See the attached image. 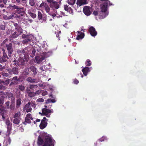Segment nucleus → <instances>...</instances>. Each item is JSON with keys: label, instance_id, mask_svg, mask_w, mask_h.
I'll use <instances>...</instances> for the list:
<instances>
[{"label": "nucleus", "instance_id": "2", "mask_svg": "<svg viewBox=\"0 0 146 146\" xmlns=\"http://www.w3.org/2000/svg\"><path fill=\"white\" fill-rule=\"evenodd\" d=\"M29 57L26 55H24L23 57H19L17 59H15L13 61V65L16 66H25L28 61Z\"/></svg>", "mask_w": 146, "mask_h": 146}, {"label": "nucleus", "instance_id": "50", "mask_svg": "<svg viewBox=\"0 0 146 146\" xmlns=\"http://www.w3.org/2000/svg\"><path fill=\"white\" fill-rule=\"evenodd\" d=\"M73 82L74 84H77L79 83V81L76 78H75L73 80Z\"/></svg>", "mask_w": 146, "mask_h": 146}, {"label": "nucleus", "instance_id": "4", "mask_svg": "<svg viewBox=\"0 0 146 146\" xmlns=\"http://www.w3.org/2000/svg\"><path fill=\"white\" fill-rule=\"evenodd\" d=\"M2 50L3 53V56H0V63L3 64L6 62L9 59V58L6 53L5 49L2 48Z\"/></svg>", "mask_w": 146, "mask_h": 146}, {"label": "nucleus", "instance_id": "20", "mask_svg": "<svg viewBox=\"0 0 146 146\" xmlns=\"http://www.w3.org/2000/svg\"><path fill=\"white\" fill-rule=\"evenodd\" d=\"M21 34L17 31H15L9 36V38H15L18 37Z\"/></svg>", "mask_w": 146, "mask_h": 146}, {"label": "nucleus", "instance_id": "32", "mask_svg": "<svg viewBox=\"0 0 146 146\" xmlns=\"http://www.w3.org/2000/svg\"><path fill=\"white\" fill-rule=\"evenodd\" d=\"M9 8L12 10L15 11L18 8L19 6L15 5H11L9 6Z\"/></svg>", "mask_w": 146, "mask_h": 146}, {"label": "nucleus", "instance_id": "30", "mask_svg": "<svg viewBox=\"0 0 146 146\" xmlns=\"http://www.w3.org/2000/svg\"><path fill=\"white\" fill-rule=\"evenodd\" d=\"M30 90H27V93L28 94V96L30 98H32L35 96V94L34 92H29L30 91Z\"/></svg>", "mask_w": 146, "mask_h": 146}, {"label": "nucleus", "instance_id": "44", "mask_svg": "<svg viewBox=\"0 0 146 146\" xmlns=\"http://www.w3.org/2000/svg\"><path fill=\"white\" fill-rule=\"evenodd\" d=\"M47 4L46 3H45L44 2H43L41 4H40V6H39V7L41 8L44 7V8Z\"/></svg>", "mask_w": 146, "mask_h": 146}, {"label": "nucleus", "instance_id": "43", "mask_svg": "<svg viewBox=\"0 0 146 146\" xmlns=\"http://www.w3.org/2000/svg\"><path fill=\"white\" fill-rule=\"evenodd\" d=\"M91 62L89 60H88L86 62V65L87 66H90L91 65Z\"/></svg>", "mask_w": 146, "mask_h": 146}, {"label": "nucleus", "instance_id": "64", "mask_svg": "<svg viewBox=\"0 0 146 146\" xmlns=\"http://www.w3.org/2000/svg\"><path fill=\"white\" fill-rule=\"evenodd\" d=\"M5 87L0 85V89L1 90H5Z\"/></svg>", "mask_w": 146, "mask_h": 146}, {"label": "nucleus", "instance_id": "63", "mask_svg": "<svg viewBox=\"0 0 146 146\" xmlns=\"http://www.w3.org/2000/svg\"><path fill=\"white\" fill-rule=\"evenodd\" d=\"M31 106H32V107L35 108V104L34 103H33L32 102H31Z\"/></svg>", "mask_w": 146, "mask_h": 146}, {"label": "nucleus", "instance_id": "7", "mask_svg": "<svg viewBox=\"0 0 146 146\" xmlns=\"http://www.w3.org/2000/svg\"><path fill=\"white\" fill-rule=\"evenodd\" d=\"M5 123L7 125V133L9 135L12 129V124L9 119H7L5 121Z\"/></svg>", "mask_w": 146, "mask_h": 146}, {"label": "nucleus", "instance_id": "13", "mask_svg": "<svg viewBox=\"0 0 146 146\" xmlns=\"http://www.w3.org/2000/svg\"><path fill=\"white\" fill-rule=\"evenodd\" d=\"M31 102H29L24 107V110L26 111L27 113L31 112L32 110V108H31Z\"/></svg>", "mask_w": 146, "mask_h": 146}, {"label": "nucleus", "instance_id": "60", "mask_svg": "<svg viewBox=\"0 0 146 146\" xmlns=\"http://www.w3.org/2000/svg\"><path fill=\"white\" fill-rule=\"evenodd\" d=\"M46 104H48L49 103L51 102V99H48L46 101Z\"/></svg>", "mask_w": 146, "mask_h": 146}, {"label": "nucleus", "instance_id": "54", "mask_svg": "<svg viewBox=\"0 0 146 146\" xmlns=\"http://www.w3.org/2000/svg\"><path fill=\"white\" fill-rule=\"evenodd\" d=\"M61 33V31H60L58 32V33L56 34V36L58 38V39L59 40H60V35H59Z\"/></svg>", "mask_w": 146, "mask_h": 146}, {"label": "nucleus", "instance_id": "26", "mask_svg": "<svg viewBox=\"0 0 146 146\" xmlns=\"http://www.w3.org/2000/svg\"><path fill=\"white\" fill-rule=\"evenodd\" d=\"M17 53L20 56L23 55H25V52L24 49L18 50L17 51Z\"/></svg>", "mask_w": 146, "mask_h": 146}, {"label": "nucleus", "instance_id": "22", "mask_svg": "<svg viewBox=\"0 0 146 146\" xmlns=\"http://www.w3.org/2000/svg\"><path fill=\"white\" fill-rule=\"evenodd\" d=\"M29 68H25L23 71L22 72V76L25 79L27 77L28 75L29 74Z\"/></svg>", "mask_w": 146, "mask_h": 146}, {"label": "nucleus", "instance_id": "62", "mask_svg": "<svg viewBox=\"0 0 146 146\" xmlns=\"http://www.w3.org/2000/svg\"><path fill=\"white\" fill-rule=\"evenodd\" d=\"M40 119H36L35 121H34L33 122V123H34L35 124H36V122H40Z\"/></svg>", "mask_w": 146, "mask_h": 146}, {"label": "nucleus", "instance_id": "61", "mask_svg": "<svg viewBox=\"0 0 146 146\" xmlns=\"http://www.w3.org/2000/svg\"><path fill=\"white\" fill-rule=\"evenodd\" d=\"M31 116V114L30 113H28L27 115L26 118L29 119Z\"/></svg>", "mask_w": 146, "mask_h": 146}, {"label": "nucleus", "instance_id": "23", "mask_svg": "<svg viewBox=\"0 0 146 146\" xmlns=\"http://www.w3.org/2000/svg\"><path fill=\"white\" fill-rule=\"evenodd\" d=\"M30 69L33 72V73L32 74L33 76H35L37 74L36 68L35 66H30Z\"/></svg>", "mask_w": 146, "mask_h": 146}, {"label": "nucleus", "instance_id": "18", "mask_svg": "<svg viewBox=\"0 0 146 146\" xmlns=\"http://www.w3.org/2000/svg\"><path fill=\"white\" fill-rule=\"evenodd\" d=\"M87 4V0H77L76 2V4L79 7Z\"/></svg>", "mask_w": 146, "mask_h": 146}, {"label": "nucleus", "instance_id": "46", "mask_svg": "<svg viewBox=\"0 0 146 146\" xmlns=\"http://www.w3.org/2000/svg\"><path fill=\"white\" fill-rule=\"evenodd\" d=\"M9 83V79H7L6 80H5V81H3V83L5 85H7Z\"/></svg>", "mask_w": 146, "mask_h": 146}, {"label": "nucleus", "instance_id": "49", "mask_svg": "<svg viewBox=\"0 0 146 146\" xmlns=\"http://www.w3.org/2000/svg\"><path fill=\"white\" fill-rule=\"evenodd\" d=\"M0 95H2V97L5 98V93L3 91H0Z\"/></svg>", "mask_w": 146, "mask_h": 146}, {"label": "nucleus", "instance_id": "58", "mask_svg": "<svg viewBox=\"0 0 146 146\" xmlns=\"http://www.w3.org/2000/svg\"><path fill=\"white\" fill-rule=\"evenodd\" d=\"M14 108H15V107H14V105H11L9 107V109H10L12 110H14Z\"/></svg>", "mask_w": 146, "mask_h": 146}, {"label": "nucleus", "instance_id": "27", "mask_svg": "<svg viewBox=\"0 0 146 146\" xmlns=\"http://www.w3.org/2000/svg\"><path fill=\"white\" fill-rule=\"evenodd\" d=\"M26 80L28 82L34 83L36 82V80L34 78H32L31 77H29L26 79Z\"/></svg>", "mask_w": 146, "mask_h": 146}, {"label": "nucleus", "instance_id": "25", "mask_svg": "<svg viewBox=\"0 0 146 146\" xmlns=\"http://www.w3.org/2000/svg\"><path fill=\"white\" fill-rule=\"evenodd\" d=\"M90 71V68L88 67H85L82 70L83 74L85 76H86L87 75L88 73Z\"/></svg>", "mask_w": 146, "mask_h": 146}, {"label": "nucleus", "instance_id": "21", "mask_svg": "<svg viewBox=\"0 0 146 146\" xmlns=\"http://www.w3.org/2000/svg\"><path fill=\"white\" fill-rule=\"evenodd\" d=\"M47 123L44 120H41V122L40 124L39 127L41 129H43L47 126Z\"/></svg>", "mask_w": 146, "mask_h": 146}, {"label": "nucleus", "instance_id": "5", "mask_svg": "<svg viewBox=\"0 0 146 146\" xmlns=\"http://www.w3.org/2000/svg\"><path fill=\"white\" fill-rule=\"evenodd\" d=\"M42 114L39 112V113L42 114L45 116L48 117H50L51 114L53 113V110H49L46 108H42Z\"/></svg>", "mask_w": 146, "mask_h": 146}, {"label": "nucleus", "instance_id": "36", "mask_svg": "<svg viewBox=\"0 0 146 146\" xmlns=\"http://www.w3.org/2000/svg\"><path fill=\"white\" fill-rule=\"evenodd\" d=\"M19 88L21 91H23L25 90V86L22 84L20 85L19 86Z\"/></svg>", "mask_w": 146, "mask_h": 146}, {"label": "nucleus", "instance_id": "6", "mask_svg": "<svg viewBox=\"0 0 146 146\" xmlns=\"http://www.w3.org/2000/svg\"><path fill=\"white\" fill-rule=\"evenodd\" d=\"M22 37L23 38L25 39L22 41V43L25 44H27L29 42L31 41L32 39L31 35H29L23 34Z\"/></svg>", "mask_w": 146, "mask_h": 146}, {"label": "nucleus", "instance_id": "10", "mask_svg": "<svg viewBox=\"0 0 146 146\" xmlns=\"http://www.w3.org/2000/svg\"><path fill=\"white\" fill-rule=\"evenodd\" d=\"M61 3H60L59 2L56 1H54L51 3L50 4V7L52 9H57L60 7V5Z\"/></svg>", "mask_w": 146, "mask_h": 146}, {"label": "nucleus", "instance_id": "8", "mask_svg": "<svg viewBox=\"0 0 146 146\" xmlns=\"http://www.w3.org/2000/svg\"><path fill=\"white\" fill-rule=\"evenodd\" d=\"M7 72H9L10 74H18L19 73V69L17 67H15L12 68L11 69H7Z\"/></svg>", "mask_w": 146, "mask_h": 146}, {"label": "nucleus", "instance_id": "17", "mask_svg": "<svg viewBox=\"0 0 146 146\" xmlns=\"http://www.w3.org/2000/svg\"><path fill=\"white\" fill-rule=\"evenodd\" d=\"M15 12L18 14H21V15H22V14H24L25 12L24 8L23 7H18L17 10H15Z\"/></svg>", "mask_w": 146, "mask_h": 146}, {"label": "nucleus", "instance_id": "35", "mask_svg": "<svg viewBox=\"0 0 146 146\" xmlns=\"http://www.w3.org/2000/svg\"><path fill=\"white\" fill-rule=\"evenodd\" d=\"M13 123L16 124H18L20 122V120L17 118H15L14 119L13 121Z\"/></svg>", "mask_w": 146, "mask_h": 146}, {"label": "nucleus", "instance_id": "28", "mask_svg": "<svg viewBox=\"0 0 146 146\" xmlns=\"http://www.w3.org/2000/svg\"><path fill=\"white\" fill-rule=\"evenodd\" d=\"M44 8L46 12L47 13H48L49 14H50V8L49 6L47 4Z\"/></svg>", "mask_w": 146, "mask_h": 146}, {"label": "nucleus", "instance_id": "39", "mask_svg": "<svg viewBox=\"0 0 146 146\" xmlns=\"http://www.w3.org/2000/svg\"><path fill=\"white\" fill-rule=\"evenodd\" d=\"M29 3L31 6H34L35 5L34 0H29Z\"/></svg>", "mask_w": 146, "mask_h": 146}, {"label": "nucleus", "instance_id": "47", "mask_svg": "<svg viewBox=\"0 0 146 146\" xmlns=\"http://www.w3.org/2000/svg\"><path fill=\"white\" fill-rule=\"evenodd\" d=\"M5 25H0V30H4L5 29Z\"/></svg>", "mask_w": 146, "mask_h": 146}, {"label": "nucleus", "instance_id": "11", "mask_svg": "<svg viewBox=\"0 0 146 146\" xmlns=\"http://www.w3.org/2000/svg\"><path fill=\"white\" fill-rule=\"evenodd\" d=\"M108 3L107 2L104 3L100 5L101 11L102 13H106L107 10Z\"/></svg>", "mask_w": 146, "mask_h": 146}, {"label": "nucleus", "instance_id": "38", "mask_svg": "<svg viewBox=\"0 0 146 146\" xmlns=\"http://www.w3.org/2000/svg\"><path fill=\"white\" fill-rule=\"evenodd\" d=\"M36 52V50L35 49H33L32 50V52L30 56L32 58L33 57L35 56Z\"/></svg>", "mask_w": 146, "mask_h": 146}, {"label": "nucleus", "instance_id": "56", "mask_svg": "<svg viewBox=\"0 0 146 146\" xmlns=\"http://www.w3.org/2000/svg\"><path fill=\"white\" fill-rule=\"evenodd\" d=\"M44 101V100L43 98H39L37 100V101L39 102H43Z\"/></svg>", "mask_w": 146, "mask_h": 146}, {"label": "nucleus", "instance_id": "55", "mask_svg": "<svg viewBox=\"0 0 146 146\" xmlns=\"http://www.w3.org/2000/svg\"><path fill=\"white\" fill-rule=\"evenodd\" d=\"M41 92V91L40 90H37L36 91L35 93V96L36 95H38L39 94H40Z\"/></svg>", "mask_w": 146, "mask_h": 146}, {"label": "nucleus", "instance_id": "45", "mask_svg": "<svg viewBox=\"0 0 146 146\" xmlns=\"http://www.w3.org/2000/svg\"><path fill=\"white\" fill-rule=\"evenodd\" d=\"M5 107L6 108L8 109H9V107L10 106V102L9 101H7L5 103Z\"/></svg>", "mask_w": 146, "mask_h": 146}, {"label": "nucleus", "instance_id": "19", "mask_svg": "<svg viewBox=\"0 0 146 146\" xmlns=\"http://www.w3.org/2000/svg\"><path fill=\"white\" fill-rule=\"evenodd\" d=\"M44 58V57L42 56H38L35 57V60L37 63L38 64L41 62Z\"/></svg>", "mask_w": 146, "mask_h": 146}, {"label": "nucleus", "instance_id": "15", "mask_svg": "<svg viewBox=\"0 0 146 146\" xmlns=\"http://www.w3.org/2000/svg\"><path fill=\"white\" fill-rule=\"evenodd\" d=\"M89 31L92 36H95L97 35V33L96 31L95 28L92 26L89 28Z\"/></svg>", "mask_w": 146, "mask_h": 146}, {"label": "nucleus", "instance_id": "16", "mask_svg": "<svg viewBox=\"0 0 146 146\" xmlns=\"http://www.w3.org/2000/svg\"><path fill=\"white\" fill-rule=\"evenodd\" d=\"M14 26L15 27L16 31L22 33H23L22 29L21 27L18 23H14Z\"/></svg>", "mask_w": 146, "mask_h": 146}, {"label": "nucleus", "instance_id": "40", "mask_svg": "<svg viewBox=\"0 0 146 146\" xmlns=\"http://www.w3.org/2000/svg\"><path fill=\"white\" fill-rule=\"evenodd\" d=\"M21 115V113L20 111H18L17 113H15L13 117L15 118H16L20 116Z\"/></svg>", "mask_w": 146, "mask_h": 146}, {"label": "nucleus", "instance_id": "57", "mask_svg": "<svg viewBox=\"0 0 146 146\" xmlns=\"http://www.w3.org/2000/svg\"><path fill=\"white\" fill-rule=\"evenodd\" d=\"M37 86L36 85H30L29 88L33 90L34 86Z\"/></svg>", "mask_w": 146, "mask_h": 146}, {"label": "nucleus", "instance_id": "52", "mask_svg": "<svg viewBox=\"0 0 146 146\" xmlns=\"http://www.w3.org/2000/svg\"><path fill=\"white\" fill-rule=\"evenodd\" d=\"M8 73H3V76H8L9 75V74H9V72H8Z\"/></svg>", "mask_w": 146, "mask_h": 146}, {"label": "nucleus", "instance_id": "51", "mask_svg": "<svg viewBox=\"0 0 146 146\" xmlns=\"http://www.w3.org/2000/svg\"><path fill=\"white\" fill-rule=\"evenodd\" d=\"M106 139V138L105 137H102L98 141L99 142H102L104 141Z\"/></svg>", "mask_w": 146, "mask_h": 146}, {"label": "nucleus", "instance_id": "3", "mask_svg": "<svg viewBox=\"0 0 146 146\" xmlns=\"http://www.w3.org/2000/svg\"><path fill=\"white\" fill-rule=\"evenodd\" d=\"M5 46L7 49L8 56L9 57H11V54L14 51L12 43L10 42L8 44H5Z\"/></svg>", "mask_w": 146, "mask_h": 146}, {"label": "nucleus", "instance_id": "29", "mask_svg": "<svg viewBox=\"0 0 146 146\" xmlns=\"http://www.w3.org/2000/svg\"><path fill=\"white\" fill-rule=\"evenodd\" d=\"M28 14L33 19H34L36 17V14L35 13H32L30 10L28 11Z\"/></svg>", "mask_w": 146, "mask_h": 146}, {"label": "nucleus", "instance_id": "31", "mask_svg": "<svg viewBox=\"0 0 146 146\" xmlns=\"http://www.w3.org/2000/svg\"><path fill=\"white\" fill-rule=\"evenodd\" d=\"M31 123L30 119L27 118L25 117V121L23 122V124L26 125L27 123L30 124Z\"/></svg>", "mask_w": 146, "mask_h": 146}, {"label": "nucleus", "instance_id": "12", "mask_svg": "<svg viewBox=\"0 0 146 146\" xmlns=\"http://www.w3.org/2000/svg\"><path fill=\"white\" fill-rule=\"evenodd\" d=\"M8 97L9 99L11 98V102L14 103L15 102V97L13 94L11 92H6L5 93V97Z\"/></svg>", "mask_w": 146, "mask_h": 146}, {"label": "nucleus", "instance_id": "37", "mask_svg": "<svg viewBox=\"0 0 146 146\" xmlns=\"http://www.w3.org/2000/svg\"><path fill=\"white\" fill-rule=\"evenodd\" d=\"M38 18L39 20L42 19V15L40 11H38Z\"/></svg>", "mask_w": 146, "mask_h": 146}, {"label": "nucleus", "instance_id": "59", "mask_svg": "<svg viewBox=\"0 0 146 146\" xmlns=\"http://www.w3.org/2000/svg\"><path fill=\"white\" fill-rule=\"evenodd\" d=\"M93 14L95 16H97L98 14V12L97 11H93Z\"/></svg>", "mask_w": 146, "mask_h": 146}, {"label": "nucleus", "instance_id": "33", "mask_svg": "<svg viewBox=\"0 0 146 146\" xmlns=\"http://www.w3.org/2000/svg\"><path fill=\"white\" fill-rule=\"evenodd\" d=\"M21 104V99L20 98H19L16 101V107L17 108H19Z\"/></svg>", "mask_w": 146, "mask_h": 146}, {"label": "nucleus", "instance_id": "41", "mask_svg": "<svg viewBox=\"0 0 146 146\" xmlns=\"http://www.w3.org/2000/svg\"><path fill=\"white\" fill-rule=\"evenodd\" d=\"M102 15H100V18L101 19H104L108 15V14H107L106 13H104L103 14H102Z\"/></svg>", "mask_w": 146, "mask_h": 146}, {"label": "nucleus", "instance_id": "14", "mask_svg": "<svg viewBox=\"0 0 146 146\" xmlns=\"http://www.w3.org/2000/svg\"><path fill=\"white\" fill-rule=\"evenodd\" d=\"M83 11L84 14L86 16H89L91 14L90 7L89 6H85L84 7Z\"/></svg>", "mask_w": 146, "mask_h": 146}, {"label": "nucleus", "instance_id": "24", "mask_svg": "<svg viewBox=\"0 0 146 146\" xmlns=\"http://www.w3.org/2000/svg\"><path fill=\"white\" fill-rule=\"evenodd\" d=\"M78 34H79L77 35L76 39L77 40H80L83 38L84 36V34L83 33L80 32L78 31Z\"/></svg>", "mask_w": 146, "mask_h": 146}, {"label": "nucleus", "instance_id": "42", "mask_svg": "<svg viewBox=\"0 0 146 146\" xmlns=\"http://www.w3.org/2000/svg\"><path fill=\"white\" fill-rule=\"evenodd\" d=\"M21 77H19L18 79V77L17 76H15L13 78V80H17V81H23V80H20V78Z\"/></svg>", "mask_w": 146, "mask_h": 146}, {"label": "nucleus", "instance_id": "53", "mask_svg": "<svg viewBox=\"0 0 146 146\" xmlns=\"http://www.w3.org/2000/svg\"><path fill=\"white\" fill-rule=\"evenodd\" d=\"M16 1L19 4H21L23 1H24L23 0H16Z\"/></svg>", "mask_w": 146, "mask_h": 146}, {"label": "nucleus", "instance_id": "48", "mask_svg": "<svg viewBox=\"0 0 146 146\" xmlns=\"http://www.w3.org/2000/svg\"><path fill=\"white\" fill-rule=\"evenodd\" d=\"M64 9L65 11L68 12L69 9V7L67 5H65L64 6Z\"/></svg>", "mask_w": 146, "mask_h": 146}, {"label": "nucleus", "instance_id": "34", "mask_svg": "<svg viewBox=\"0 0 146 146\" xmlns=\"http://www.w3.org/2000/svg\"><path fill=\"white\" fill-rule=\"evenodd\" d=\"M76 0H68V3L70 5H72L75 3Z\"/></svg>", "mask_w": 146, "mask_h": 146}, {"label": "nucleus", "instance_id": "9", "mask_svg": "<svg viewBox=\"0 0 146 146\" xmlns=\"http://www.w3.org/2000/svg\"><path fill=\"white\" fill-rule=\"evenodd\" d=\"M6 112V110H5V107L2 105L0 106V115L2 116L3 120H4L5 119V115Z\"/></svg>", "mask_w": 146, "mask_h": 146}, {"label": "nucleus", "instance_id": "1", "mask_svg": "<svg viewBox=\"0 0 146 146\" xmlns=\"http://www.w3.org/2000/svg\"><path fill=\"white\" fill-rule=\"evenodd\" d=\"M37 144L38 145H43L42 146H54V143L51 138L48 136H45L44 140L40 136H39L38 139Z\"/></svg>", "mask_w": 146, "mask_h": 146}]
</instances>
